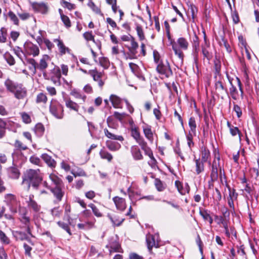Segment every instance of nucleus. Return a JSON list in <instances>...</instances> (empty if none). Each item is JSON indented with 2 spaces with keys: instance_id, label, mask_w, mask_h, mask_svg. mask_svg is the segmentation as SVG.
Segmentation results:
<instances>
[{
  "instance_id": "1",
  "label": "nucleus",
  "mask_w": 259,
  "mask_h": 259,
  "mask_svg": "<svg viewBox=\"0 0 259 259\" xmlns=\"http://www.w3.org/2000/svg\"><path fill=\"white\" fill-rule=\"evenodd\" d=\"M5 85L7 90L13 93L18 100H24L27 96V90L22 83L8 78L5 81Z\"/></svg>"
},
{
  "instance_id": "2",
  "label": "nucleus",
  "mask_w": 259,
  "mask_h": 259,
  "mask_svg": "<svg viewBox=\"0 0 259 259\" xmlns=\"http://www.w3.org/2000/svg\"><path fill=\"white\" fill-rule=\"evenodd\" d=\"M42 179V174L39 169H29L24 174L22 184H26L28 188H30L31 184L34 188L37 189Z\"/></svg>"
},
{
  "instance_id": "3",
  "label": "nucleus",
  "mask_w": 259,
  "mask_h": 259,
  "mask_svg": "<svg viewBox=\"0 0 259 259\" xmlns=\"http://www.w3.org/2000/svg\"><path fill=\"white\" fill-rule=\"evenodd\" d=\"M170 45H171L175 54L178 56L182 63L184 57L182 50L186 51L188 49L189 47L188 40L185 38L181 37L179 38L177 41H175L174 40L171 41Z\"/></svg>"
},
{
  "instance_id": "4",
  "label": "nucleus",
  "mask_w": 259,
  "mask_h": 259,
  "mask_svg": "<svg viewBox=\"0 0 259 259\" xmlns=\"http://www.w3.org/2000/svg\"><path fill=\"white\" fill-rule=\"evenodd\" d=\"M219 172L220 176L221 178L224 175V171L222 166L220 164V157L219 155H215V157L211 164L210 177L211 182H215L218 179Z\"/></svg>"
},
{
  "instance_id": "5",
  "label": "nucleus",
  "mask_w": 259,
  "mask_h": 259,
  "mask_svg": "<svg viewBox=\"0 0 259 259\" xmlns=\"http://www.w3.org/2000/svg\"><path fill=\"white\" fill-rule=\"evenodd\" d=\"M4 202L9 207L11 212L17 213L18 206H20V202L18 200L16 196L12 194H7L4 197Z\"/></svg>"
},
{
  "instance_id": "6",
  "label": "nucleus",
  "mask_w": 259,
  "mask_h": 259,
  "mask_svg": "<svg viewBox=\"0 0 259 259\" xmlns=\"http://www.w3.org/2000/svg\"><path fill=\"white\" fill-rule=\"evenodd\" d=\"M50 112L58 119H62L64 116L63 107L56 100H52L50 105Z\"/></svg>"
},
{
  "instance_id": "7",
  "label": "nucleus",
  "mask_w": 259,
  "mask_h": 259,
  "mask_svg": "<svg viewBox=\"0 0 259 259\" xmlns=\"http://www.w3.org/2000/svg\"><path fill=\"white\" fill-rule=\"evenodd\" d=\"M156 71L159 74L166 78H169L173 74L169 63L167 60L164 61H160L159 64L157 65Z\"/></svg>"
},
{
  "instance_id": "8",
  "label": "nucleus",
  "mask_w": 259,
  "mask_h": 259,
  "mask_svg": "<svg viewBox=\"0 0 259 259\" xmlns=\"http://www.w3.org/2000/svg\"><path fill=\"white\" fill-rule=\"evenodd\" d=\"M24 49L25 54L28 56H32L33 57L38 56L39 54L38 47L30 41H27L24 44Z\"/></svg>"
},
{
  "instance_id": "9",
  "label": "nucleus",
  "mask_w": 259,
  "mask_h": 259,
  "mask_svg": "<svg viewBox=\"0 0 259 259\" xmlns=\"http://www.w3.org/2000/svg\"><path fill=\"white\" fill-rule=\"evenodd\" d=\"M88 74L93 77V80L98 83V86L102 89L105 84V81L102 79L103 73L95 69L89 70Z\"/></svg>"
},
{
  "instance_id": "10",
  "label": "nucleus",
  "mask_w": 259,
  "mask_h": 259,
  "mask_svg": "<svg viewBox=\"0 0 259 259\" xmlns=\"http://www.w3.org/2000/svg\"><path fill=\"white\" fill-rule=\"evenodd\" d=\"M61 72L60 68L58 66H56L51 70L50 79L55 84L59 85L61 83Z\"/></svg>"
},
{
  "instance_id": "11",
  "label": "nucleus",
  "mask_w": 259,
  "mask_h": 259,
  "mask_svg": "<svg viewBox=\"0 0 259 259\" xmlns=\"http://www.w3.org/2000/svg\"><path fill=\"white\" fill-rule=\"evenodd\" d=\"M215 82H214V89L215 92L218 95H220V94H222L225 93L226 94H228V89L225 87L223 82V79L221 76H219L218 79V77L217 78H215Z\"/></svg>"
},
{
  "instance_id": "12",
  "label": "nucleus",
  "mask_w": 259,
  "mask_h": 259,
  "mask_svg": "<svg viewBox=\"0 0 259 259\" xmlns=\"http://www.w3.org/2000/svg\"><path fill=\"white\" fill-rule=\"evenodd\" d=\"M17 212L19 215V220L22 224H28L30 223V219L29 217L27 216L28 211L26 207L21 206L20 204V206L18 207Z\"/></svg>"
},
{
  "instance_id": "13",
  "label": "nucleus",
  "mask_w": 259,
  "mask_h": 259,
  "mask_svg": "<svg viewBox=\"0 0 259 259\" xmlns=\"http://www.w3.org/2000/svg\"><path fill=\"white\" fill-rule=\"evenodd\" d=\"M31 6L33 9L42 14H46L49 11V7L48 5L44 3L33 2L31 3Z\"/></svg>"
},
{
  "instance_id": "14",
  "label": "nucleus",
  "mask_w": 259,
  "mask_h": 259,
  "mask_svg": "<svg viewBox=\"0 0 259 259\" xmlns=\"http://www.w3.org/2000/svg\"><path fill=\"white\" fill-rule=\"evenodd\" d=\"M62 187H63V185L55 186L53 188H50L51 192L53 194L54 197H55L58 202H60L62 200L65 194Z\"/></svg>"
},
{
  "instance_id": "15",
  "label": "nucleus",
  "mask_w": 259,
  "mask_h": 259,
  "mask_svg": "<svg viewBox=\"0 0 259 259\" xmlns=\"http://www.w3.org/2000/svg\"><path fill=\"white\" fill-rule=\"evenodd\" d=\"M130 41L131 42V46H127L126 47L128 49L131 55L129 57H126V59L129 58L130 59H133L136 58V54L137 53V49L139 47V45L138 42L135 40V38L134 37Z\"/></svg>"
},
{
  "instance_id": "16",
  "label": "nucleus",
  "mask_w": 259,
  "mask_h": 259,
  "mask_svg": "<svg viewBox=\"0 0 259 259\" xmlns=\"http://www.w3.org/2000/svg\"><path fill=\"white\" fill-rule=\"evenodd\" d=\"M50 61V57L48 55H44L37 65V70L44 72L48 66V62Z\"/></svg>"
},
{
  "instance_id": "17",
  "label": "nucleus",
  "mask_w": 259,
  "mask_h": 259,
  "mask_svg": "<svg viewBox=\"0 0 259 259\" xmlns=\"http://www.w3.org/2000/svg\"><path fill=\"white\" fill-rule=\"evenodd\" d=\"M106 248H110V253L113 252H119L120 245L117 240L114 238H111L109 240V243L106 245Z\"/></svg>"
},
{
  "instance_id": "18",
  "label": "nucleus",
  "mask_w": 259,
  "mask_h": 259,
  "mask_svg": "<svg viewBox=\"0 0 259 259\" xmlns=\"http://www.w3.org/2000/svg\"><path fill=\"white\" fill-rule=\"evenodd\" d=\"M109 100L114 108H122V102L124 101V99H122L117 95L112 94L110 95Z\"/></svg>"
},
{
  "instance_id": "19",
  "label": "nucleus",
  "mask_w": 259,
  "mask_h": 259,
  "mask_svg": "<svg viewBox=\"0 0 259 259\" xmlns=\"http://www.w3.org/2000/svg\"><path fill=\"white\" fill-rule=\"evenodd\" d=\"M131 152L133 158L135 160H141L143 159V156L141 150L137 145H134L131 147Z\"/></svg>"
},
{
  "instance_id": "20",
  "label": "nucleus",
  "mask_w": 259,
  "mask_h": 259,
  "mask_svg": "<svg viewBox=\"0 0 259 259\" xmlns=\"http://www.w3.org/2000/svg\"><path fill=\"white\" fill-rule=\"evenodd\" d=\"M113 201L117 209L123 211L126 208V203L124 198L115 196L113 198Z\"/></svg>"
},
{
  "instance_id": "21",
  "label": "nucleus",
  "mask_w": 259,
  "mask_h": 259,
  "mask_svg": "<svg viewBox=\"0 0 259 259\" xmlns=\"http://www.w3.org/2000/svg\"><path fill=\"white\" fill-rule=\"evenodd\" d=\"M107 217L110 219L114 226H120L124 220V218H120V216L117 214H111L108 213Z\"/></svg>"
},
{
  "instance_id": "22",
  "label": "nucleus",
  "mask_w": 259,
  "mask_h": 259,
  "mask_svg": "<svg viewBox=\"0 0 259 259\" xmlns=\"http://www.w3.org/2000/svg\"><path fill=\"white\" fill-rule=\"evenodd\" d=\"M33 195H29V200L27 202L28 207L35 212H38L40 210L41 206L33 199Z\"/></svg>"
},
{
  "instance_id": "23",
  "label": "nucleus",
  "mask_w": 259,
  "mask_h": 259,
  "mask_svg": "<svg viewBox=\"0 0 259 259\" xmlns=\"http://www.w3.org/2000/svg\"><path fill=\"white\" fill-rule=\"evenodd\" d=\"M54 42L57 43V46L59 49L60 54L61 55L65 54L66 53H69L70 50L68 48L65 47L62 40L59 39H54Z\"/></svg>"
},
{
  "instance_id": "24",
  "label": "nucleus",
  "mask_w": 259,
  "mask_h": 259,
  "mask_svg": "<svg viewBox=\"0 0 259 259\" xmlns=\"http://www.w3.org/2000/svg\"><path fill=\"white\" fill-rule=\"evenodd\" d=\"M146 242L149 250H152L153 247H158V244L156 243L155 237L153 235L149 234L146 235Z\"/></svg>"
},
{
  "instance_id": "25",
  "label": "nucleus",
  "mask_w": 259,
  "mask_h": 259,
  "mask_svg": "<svg viewBox=\"0 0 259 259\" xmlns=\"http://www.w3.org/2000/svg\"><path fill=\"white\" fill-rule=\"evenodd\" d=\"M175 186H176L178 191L182 195H185L188 193L190 191V187L188 184H185V187H184L183 184L179 181L175 182Z\"/></svg>"
},
{
  "instance_id": "26",
  "label": "nucleus",
  "mask_w": 259,
  "mask_h": 259,
  "mask_svg": "<svg viewBox=\"0 0 259 259\" xmlns=\"http://www.w3.org/2000/svg\"><path fill=\"white\" fill-rule=\"evenodd\" d=\"M129 66L132 72L136 76H137L140 79H144V77L142 74L139 66L137 64L133 63H130Z\"/></svg>"
},
{
  "instance_id": "27",
  "label": "nucleus",
  "mask_w": 259,
  "mask_h": 259,
  "mask_svg": "<svg viewBox=\"0 0 259 259\" xmlns=\"http://www.w3.org/2000/svg\"><path fill=\"white\" fill-rule=\"evenodd\" d=\"M65 106L67 108L75 112H78L79 106L75 102L72 101L70 98L64 99Z\"/></svg>"
},
{
  "instance_id": "28",
  "label": "nucleus",
  "mask_w": 259,
  "mask_h": 259,
  "mask_svg": "<svg viewBox=\"0 0 259 259\" xmlns=\"http://www.w3.org/2000/svg\"><path fill=\"white\" fill-rule=\"evenodd\" d=\"M13 51L15 55L21 60L22 63L25 65V60L27 57H26L27 55L25 54V51H23L21 48L19 47H15L13 49Z\"/></svg>"
},
{
  "instance_id": "29",
  "label": "nucleus",
  "mask_w": 259,
  "mask_h": 259,
  "mask_svg": "<svg viewBox=\"0 0 259 259\" xmlns=\"http://www.w3.org/2000/svg\"><path fill=\"white\" fill-rule=\"evenodd\" d=\"M194 161L196 166V173L197 175H199L204 171V163L205 162L200 160V158L195 159Z\"/></svg>"
},
{
  "instance_id": "30",
  "label": "nucleus",
  "mask_w": 259,
  "mask_h": 259,
  "mask_svg": "<svg viewBox=\"0 0 259 259\" xmlns=\"http://www.w3.org/2000/svg\"><path fill=\"white\" fill-rule=\"evenodd\" d=\"M7 171L8 175L11 178L14 179H17L19 178L20 173L19 169L16 167H10L8 168Z\"/></svg>"
},
{
  "instance_id": "31",
  "label": "nucleus",
  "mask_w": 259,
  "mask_h": 259,
  "mask_svg": "<svg viewBox=\"0 0 259 259\" xmlns=\"http://www.w3.org/2000/svg\"><path fill=\"white\" fill-rule=\"evenodd\" d=\"M83 36L84 39L87 41H92L93 42L96 44L99 49L101 48V43L100 41H96L94 39V36L92 34V31H87L83 34Z\"/></svg>"
},
{
  "instance_id": "32",
  "label": "nucleus",
  "mask_w": 259,
  "mask_h": 259,
  "mask_svg": "<svg viewBox=\"0 0 259 259\" xmlns=\"http://www.w3.org/2000/svg\"><path fill=\"white\" fill-rule=\"evenodd\" d=\"M106 146L109 150L112 151H117L121 147V145L119 143L110 140L106 141Z\"/></svg>"
},
{
  "instance_id": "33",
  "label": "nucleus",
  "mask_w": 259,
  "mask_h": 259,
  "mask_svg": "<svg viewBox=\"0 0 259 259\" xmlns=\"http://www.w3.org/2000/svg\"><path fill=\"white\" fill-rule=\"evenodd\" d=\"M105 135L109 139L122 142L124 138L122 136L116 135L110 132L107 129L104 130Z\"/></svg>"
},
{
  "instance_id": "34",
  "label": "nucleus",
  "mask_w": 259,
  "mask_h": 259,
  "mask_svg": "<svg viewBox=\"0 0 259 259\" xmlns=\"http://www.w3.org/2000/svg\"><path fill=\"white\" fill-rule=\"evenodd\" d=\"M214 78L217 76H221V61L215 57L214 60Z\"/></svg>"
},
{
  "instance_id": "35",
  "label": "nucleus",
  "mask_w": 259,
  "mask_h": 259,
  "mask_svg": "<svg viewBox=\"0 0 259 259\" xmlns=\"http://www.w3.org/2000/svg\"><path fill=\"white\" fill-rule=\"evenodd\" d=\"M41 158L48 164V165L51 167H55L56 165V162L50 156L47 154H44L41 155Z\"/></svg>"
},
{
  "instance_id": "36",
  "label": "nucleus",
  "mask_w": 259,
  "mask_h": 259,
  "mask_svg": "<svg viewBox=\"0 0 259 259\" xmlns=\"http://www.w3.org/2000/svg\"><path fill=\"white\" fill-rule=\"evenodd\" d=\"M201 158L200 160L207 162V160L210 158V153L209 150L205 146H202L201 148Z\"/></svg>"
},
{
  "instance_id": "37",
  "label": "nucleus",
  "mask_w": 259,
  "mask_h": 259,
  "mask_svg": "<svg viewBox=\"0 0 259 259\" xmlns=\"http://www.w3.org/2000/svg\"><path fill=\"white\" fill-rule=\"evenodd\" d=\"M26 62L27 64L30 65L29 67V69L30 71H31L34 74H35L37 70V63L36 61L33 58H26L25 62Z\"/></svg>"
},
{
  "instance_id": "38",
  "label": "nucleus",
  "mask_w": 259,
  "mask_h": 259,
  "mask_svg": "<svg viewBox=\"0 0 259 259\" xmlns=\"http://www.w3.org/2000/svg\"><path fill=\"white\" fill-rule=\"evenodd\" d=\"M143 132L145 137L150 141V142L153 143L154 140L153 134L152 132L151 127L147 126L144 127Z\"/></svg>"
},
{
  "instance_id": "39",
  "label": "nucleus",
  "mask_w": 259,
  "mask_h": 259,
  "mask_svg": "<svg viewBox=\"0 0 259 259\" xmlns=\"http://www.w3.org/2000/svg\"><path fill=\"white\" fill-rule=\"evenodd\" d=\"M70 95L76 99H81L83 102L85 101L87 96L82 94L79 91L76 89H73L70 92Z\"/></svg>"
},
{
  "instance_id": "40",
  "label": "nucleus",
  "mask_w": 259,
  "mask_h": 259,
  "mask_svg": "<svg viewBox=\"0 0 259 259\" xmlns=\"http://www.w3.org/2000/svg\"><path fill=\"white\" fill-rule=\"evenodd\" d=\"M229 93L233 100H237L238 99L239 94L236 87L234 84L230 85L229 88Z\"/></svg>"
},
{
  "instance_id": "41",
  "label": "nucleus",
  "mask_w": 259,
  "mask_h": 259,
  "mask_svg": "<svg viewBox=\"0 0 259 259\" xmlns=\"http://www.w3.org/2000/svg\"><path fill=\"white\" fill-rule=\"evenodd\" d=\"M64 220H66L69 224H71L70 213L71 212V206L66 204L64 205Z\"/></svg>"
},
{
  "instance_id": "42",
  "label": "nucleus",
  "mask_w": 259,
  "mask_h": 259,
  "mask_svg": "<svg viewBox=\"0 0 259 259\" xmlns=\"http://www.w3.org/2000/svg\"><path fill=\"white\" fill-rule=\"evenodd\" d=\"M136 30L140 40L142 41L145 39V34L142 27L138 23H136Z\"/></svg>"
},
{
  "instance_id": "43",
  "label": "nucleus",
  "mask_w": 259,
  "mask_h": 259,
  "mask_svg": "<svg viewBox=\"0 0 259 259\" xmlns=\"http://www.w3.org/2000/svg\"><path fill=\"white\" fill-rule=\"evenodd\" d=\"M34 131L37 136L41 137L44 134L45 127L42 124L38 123L35 125L34 128Z\"/></svg>"
},
{
  "instance_id": "44",
  "label": "nucleus",
  "mask_w": 259,
  "mask_h": 259,
  "mask_svg": "<svg viewBox=\"0 0 259 259\" xmlns=\"http://www.w3.org/2000/svg\"><path fill=\"white\" fill-rule=\"evenodd\" d=\"M49 178L55 186H62L63 182L57 176L54 174H51L49 176Z\"/></svg>"
},
{
  "instance_id": "45",
  "label": "nucleus",
  "mask_w": 259,
  "mask_h": 259,
  "mask_svg": "<svg viewBox=\"0 0 259 259\" xmlns=\"http://www.w3.org/2000/svg\"><path fill=\"white\" fill-rule=\"evenodd\" d=\"M94 223L92 222H86L84 223H79L77 224V227L79 229L89 230L94 227Z\"/></svg>"
},
{
  "instance_id": "46",
  "label": "nucleus",
  "mask_w": 259,
  "mask_h": 259,
  "mask_svg": "<svg viewBox=\"0 0 259 259\" xmlns=\"http://www.w3.org/2000/svg\"><path fill=\"white\" fill-rule=\"evenodd\" d=\"M100 155L102 159H107L109 162H110L112 158V155L104 150H101L100 152Z\"/></svg>"
},
{
  "instance_id": "47",
  "label": "nucleus",
  "mask_w": 259,
  "mask_h": 259,
  "mask_svg": "<svg viewBox=\"0 0 259 259\" xmlns=\"http://www.w3.org/2000/svg\"><path fill=\"white\" fill-rule=\"evenodd\" d=\"M189 126L190 128V132H191L194 135L196 134V124L195 118L191 117L189 120Z\"/></svg>"
},
{
  "instance_id": "48",
  "label": "nucleus",
  "mask_w": 259,
  "mask_h": 259,
  "mask_svg": "<svg viewBox=\"0 0 259 259\" xmlns=\"http://www.w3.org/2000/svg\"><path fill=\"white\" fill-rule=\"evenodd\" d=\"M47 100L48 98L47 96L42 93H39L36 96V102L37 103H46Z\"/></svg>"
},
{
  "instance_id": "49",
  "label": "nucleus",
  "mask_w": 259,
  "mask_h": 259,
  "mask_svg": "<svg viewBox=\"0 0 259 259\" xmlns=\"http://www.w3.org/2000/svg\"><path fill=\"white\" fill-rule=\"evenodd\" d=\"M14 147L19 150H26L28 149V147L23 144L20 141L16 140L14 144Z\"/></svg>"
},
{
  "instance_id": "50",
  "label": "nucleus",
  "mask_w": 259,
  "mask_h": 259,
  "mask_svg": "<svg viewBox=\"0 0 259 259\" xmlns=\"http://www.w3.org/2000/svg\"><path fill=\"white\" fill-rule=\"evenodd\" d=\"M89 207L91 208L92 211L94 215L98 218L102 217V213L100 212L97 207L93 203H90L88 205Z\"/></svg>"
},
{
  "instance_id": "51",
  "label": "nucleus",
  "mask_w": 259,
  "mask_h": 259,
  "mask_svg": "<svg viewBox=\"0 0 259 259\" xmlns=\"http://www.w3.org/2000/svg\"><path fill=\"white\" fill-rule=\"evenodd\" d=\"M131 136L136 140L141 137L140 133L138 131V128L136 126H132L131 129Z\"/></svg>"
},
{
  "instance_id": "52",
  "label": "nucleus",
  "mask_w": 259,
  "mask_h": 259,
  "mask_svg": "<svg viewBox=\"0 0 259 259\" xmlns=\"http://www.w3.org/2000/svg\"><path fill=\"white\" fill-rule=\"evenodd\" d=\"M88 6L89 7H90L92 9V10L95 12L96 14H99V15H100L101 16H103V14L101 12V11L100 10V9L99 8H98V7H97L95 4L92 2V1H90L89 3H88Z\"/></svg>"
},
{
  "instance_id": "53",
  "label": "nucleus",
  "mask_w": 259,
  "mask_h": 259,
  "mask_svg": "<svg viewBox=\"0 0 259 259\" xmlns=\"http://www.w3.org/2000/svg\"><path fill=\"white\" fill-rule=\"evenodd\" d=\"M57 224L60 227L65 230L70 235H71L72 234L69 227L70 224L68 223L67 224L62 221H58Z\"/></svg>"
},
{
  "instance_id": "54",
  "label": "nucleus",
  "mask_w": 259,
  "mask_h": 259,
  "mask_svg": "<svg viewBox=\"0 0 259 259\" xmlns=\"http://www.w3.org/2000/svg\"><path fill=\"white\" fill-rule=\"evenodd\" d=\"M4 57L7 62L11 66L13 65L15 63V61L14 57L10 53H6Z\"/></svg>"
},
{
  "instance_id": "55",
  "label": "nucleus",
  "mask_w": 259,
  "mask_h": 259,
  "mask_svg": "<svg viewBox=\"0 0 259 259\" xmlns=\"http://www.w3.org/2000/svg\"><path fill=\"white\" fill-rule=\"evenodd\" d=\"M229 130H230V133L232 136L234 137V136H235L238 135L239 141H240L241 140V133L237 127H236V126L232 127V128L231 129H230Z\"/></svg>"
},
{
  "instance_id": "56",
  "label": "nucleus",
  "mask_w": 259,
  "mask_h": 259,
  "mask_svg": "<svg viewBox=\"0 0 259 259\" xmlns=\"http://www.w3.org/2000/svg\"><path fill=\"white\" fill-rule=\"evenodd\" d=\"M8 16L15 25H19V19L17 16L12 11H9Z\"/></svg>"
},
{
  "instance_id": "57",
  "label": "nucleus",
  "mask_w": 259,
  "mask_h": 259,
  "mask_svg": "<svg viewBox=\"0 0 259 259\" xmlns=\"http://www.w3.org/2000/svg\"><path fill=\"white\" fill-rule=\"evenodd\" d=\"M189 10H190L191 12L192 19L194 20L197 13V9L196 7L193 4H190L189 6Z\"/></svg>"
},
{
  "instance_id": "58",
  "label": "nucleus",
  "mask_w": 259,
  "mask_h": 259,
  "mask_svg": "<svg viewBox=\"0 0 259 259\" xmlns=\"http://www.w3.org/2000/svg\"><path fill=\"white\" fill-rule=\"evenodd\" d=\"M0 240L3 243L8 244L10 243V239L6 236V234L0 230Z\"/></svg>"
},
{
  "instance_id": "59",
  "label": "nucleus",
  "mask_w": 259,
  "mask_h": 259,
  "mask_svg": "<svg viewBox=\"0 0 259 259\" xmlns=\"http://www.w3.org/2000/svg\"><path fill=\"white\" fill-rule=\"evenodd\" d=\"M7 40L6 29L2 27L0 30V42H5Z\"/></svg>"
},
{
  "instance_id": "60",
  "label": "nucleus",
  "mask_w": 259,
  "mask_h": 259,
  "mask_svg": "<svg viewBox=\"0 0 259 259\" xmlns=\"http://www.w3.org/2000/svg\"><path fill=\"white\" fill-rule=\"evenodd\" d=\"M23 121L26 123H30L31 121L30 115L26 112H22L20 113Z\"/></svg>"
},
{
  "instance_id": "61",
  "label": "nucleus",
  "mask_w": 259,
  "mask_h": 259,
  "mask_svg": "<svg viewBox=\"0 0 259 259\" xmlns=\"http://www.w3.org/2000/svg\"><path fill=\"white\" fill-rule=\"evenodd\" d=\"M192 48V55L193 56L194 61L195 64H197L198 61V53L199 51V47H194Z\"/></svg>"
},
{
  "instance_id": "62",
  "label": "nucleus",
  "mask_w": 259,
  "mask_h": 259,
  "mask_svg": "<svg viewBox=\"0 0 259 259\" xmlns=\"http://www.w3.org/2000/svg\"><path fill=\"white\" fill-rule=\"evenodd\" d=\"M186 138H187L188 146L190 148H191V147L194 146V143L193 142V137L192 134L190 132H189L188 134L187 135Z\"/></svg>"
},
{
  "instance_id": "63",
  "label": "nucleus",
  "mask_w": 259,
  "mask_h": 259,
  "mask_svg": "<svg viewBox=\"0 0 259 259\" xmlns=\"http://www.w3.org/2000/svg\"><path fill=\"white\" fill-rule=\"evenodd\" d=\"M155 185L158 191H162L165 189V187L164 186L162 182L159 179L155 180Z\"/></svg>"
},
{
  "instance_id": "64",
  "label": "nucleus",
  "mask_w": 259,
  "mask_h": 259,
  "mask_svg": "<svg viewBox=\"0 0 259 259\" xmlns=\"http://www.w3.org/2000/svg\"><path fill=\"white\" fill-rule=\"evenodd\" d=\"M61 19L66 27L69 28L71 27V22L68 16L63 15Z\"/></svg>"
}]
</instances>
